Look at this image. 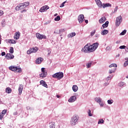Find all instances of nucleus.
<instances>
[{
    "label": "nucleus",
    "instance_id": "obj_1",
    "mask_svg": "<svg viewBox=\"0 0 128 128\" xmlns=\"http://www.w3.org/2000/svg\"><path fill=\"white\" fill-rule=\"evenodd\" d=\"M30 6V2H26L22 4H19L18 6L16 7V10H24V8H26V6Z\"/></svg>",
    "mask_w": 128,
    "mask_h": 128
},
{
    "label": "nucleus",
    "instance_id": "obj_2",
    "mask_svg": "<svg viewBox=\"0 0 128 128\" xmlns=\"http://www.w3.org/2000/svg\"><path fill=\"white\" fill-rule=\"evenodd\" d=\"M98 42L94 43L92 45H90V44H88L89 52H94L96 48H98Z\"/></svg>",
    "mask_w": 128,
    "mask_h": 128
},
{
    "label": "nucleus",
    "instance_id": "obj_3",
    "mask_svg": "<svg viewBox=\"0 0 128 128\" xmlns=\"http://www.w3.org/2000/svg\"><path fill=\"white\" fill-rule=\"evenodd\" d=\"M10 70L14 72H22V68L16 66H10L8 68Z\"/></svg>",
    "mask_w": 128,
    "mask_h": 128
},
{
    "label": "nucleus",
    "instance_id": "obj_4",
    "mask_svg": "<svg viewBox=\"0 0 128 128\" xmlns=\"http://www.w3.org/2000/svg\"><path fill=\"white\" fill-rule=\"evenodd\" d=\"M52 78H58V80H61L64 78V73L62 72H58L54 74L52 76Z\"/></svg>",
    "mask_w": 128,
    "mask_h": 128
},
{
    "label": "nucleus",
    "instance_id": "obj_5",
    "mask_svg": "<svg viewBox=\"0 0 128 128\" xmlns=\"http://www.w3.org/2000/svg\"><path fill=\"white\" fill-rule=\"evenodd\" d=\"M78 116H73L70 121L71 126H76V124H78Z\"/></svg>",
    "mask_w": 128,
    "mask_h": 128
},
{
    "label": "nucleus",
    "instance_id": "obj_6",
    "mask_svg": "<svg viewBox=\"0 0 128 128\" xmlns=\"http://www.w3.org/2000/svg\"><path fill=\"white\" fill-rule=\"evenodd\" d=\"M122 16L117 17L115 22L116 26H118L122 23Z\"/></svg>",
    "mask_w": 128,
    "mask_h": 128
},
{
    "label": "nucleus",
    "instance_id": "obj_7",
    "mask_svg": "<svg viewBox=\"0 0 128 128\" xmlns=\"http://www.w3.org/2000/svg\"><path fill=\"white\" fill-rule=\"evenodd\" d=\"M36 36L37 38H38V40H42V38H44V39L46 38V36L44 34H42L40 33H36Z\"/></svg>",
    "mask_w": 128,
    "mask_h": 128
},
{
    "label": "nucleus",
    "instance_id": "obj_8",
    "mask_svg": "<svg viewBox=\"0 0 128 128\" xmlns=\"http://www.w3.org/2000/svg\"><path fill=\"white\" fill-rule=\"evenodd\" d=\"M78 20L80 24H82L84 20V14H81L78 16Z\"/></svg>",
    "mask_w": 128,
    "mask_h": 128
},
{
    "label": "nucleus",
    "instance_id": "obj_9",
    "mask_svg": "<svg viewBox=\"0 0 128 128\" xmlns=\"http://www.w3.org/2000/svg\"><path fill=\"white\" fill-rule=\"evenodd\" d=\"M88 44L86 45L83 48L82 50V52H90V50H88Z\"/></svg>",
    "mask_w": 128,
    "mask_h": 128
},
{
    "label": "nucleus",
    "instance_id": "obj_10",
    "mask_svg": "<svg viewBox=\"0 0 128 128\" xmlns=\"http://www.w3.org/2000/svg\"><path fill=\"white\" fill-rule=\"evenodd\" d=\"M14 54H7L6 58L7 60H14Z\"/></svg>",
    "mask_w": 128,
    "mask_h": 128
},
{
    "label": "nucleus",
    "instance_id": "obj_11",
    "mask_svg": "<svg viewBox=\"0 0 128 128\" xmlns=\"http://www.w3.org/2000/svg\"><path fill=\"white\" fill-rule=\"evenodd\" d=\"M48 8H50V7H48V6H44L40 8V12H44V10H48Z\"/></svg>",
    "mask_w": 128,
    "mask_h": 128
},
{
    "label": "nucleus",
    "instance_id": "obj_12",
    "mask_svg": "<svg viewBox=\"0 0 128 128\" xmlns=\"http://www.w3.org/2000/svg\"><path fill=\"white\" fill-rule=\"evenodd\" d=\"M20 32H17L15 33V34L14 35V40H19L20 37Z\"/></svg>",
    "mask_w": 128,
    "mask_h": 128
},
{
    "label": "nucleus",
    "instance_id": "obj_13",
    "mask_svg": "<svg viewBox=\"0 0 128 128\" xmlns=\"http://www.w3.org/2000/svg\"><path fill=\"white\" fill-rule=\"evenodd\" d=\"M24 90V85L22 84H19L18 86V94L20 95L22 94V90Z\"/></svg>",
    "mask_w": 128,
    "mask_h": 128
},
{
    "label": "nucleus",
    "instance_id": "obj_14",
    "mask_svg": "<svg viewBox=\"0 0 128 128\" xmlns=\"http://www.w3.org/2000/svg\"><path fill=\"white\" fill-rule=\"evenodd\" d=\"M76 100V97L74 96H72L68 99V102H74Z\"/></svg>",
    "mask_w": 128,
    "mask_h": 128
},
{
    "label": "nucleus",
    "instance_id": "obj_15",
    "mask_svg": "<svg viewBox=\"0 0 128 128\" xmlns=\"http://www.w3.org/2000/svg\"><path fill=\"white\" fill-rule=\"evenodd\" d=\"M44 60V58H42L39 57L36 60V64H42V62Z\"/></svg>",
    "mask_w": 128,
    "mask_h": 128
},
{
    "label": "nucleus",
    "instance_id": "obj_16",
    "mask_svg": "<svg viewBox=\"0 0 128 128\" xmlns=\"http://www.w3.org/2000/svg\"><path fill=\"white\" fill-rule=\"evenodd\" d=\"M95 2L98 6L100 8H102V2H100V0H95Z\"/></svg>",
    "mask_w": 128,
    "mask_h": 128
},
{
    "label": "nucleus",
    "instance_id": "obj_17",
    "mask_svg": "<svg viewBox=\"0 0 128 128\" xmlns=\"http://www.w3.org/2000/svg\"><path fill=\"white\" fill-rule=\"evenodd\" d=\"M108 21H106L105 24H103L101 27V30H104V28H108Z\"/></svg>",
    "mask_w": 128,
    "mask_h": 128
},
{
    "label": "nucleus",
    "instance_id": "obj_18",
    "mask_svg": "<svg viewBox=\"0 0 128 128\" xmlns=\"http://www.w3.org/2000/svg\"><path fill=\"white\" fill-rule=\"evenodd\" d=\"M40 84H42V86H44V88H48V84H46V82H44V80H41L40 81Z\"/></svg>",
    "mask_w": 128,
    "mask_h": 128
},
{
    "label": "nucleus",
    "instance_id": "obj_19",
    "mask_svg": "<svg viewBox=\"0 0 128 128\" xmlns=\"http://www.w3.org/2000/svg\"><path fill=\"white\" fill-rule=\"evenodd\" d=\"M108 6H112V4L110 3H107V4H102V8H108Z\"/></svg>",
    "mask_w": 128,
    "mask_h": 128
},
{
    "label": "nucleus",
    "instance_id": "obj_20",
    "mask_svg": "<svg viewBox=\"0 0 128 128\" xmlns=\"http://www.w3.org/2000/svg\"><path fill=\"white\" fill-rule=\"evenodd\" d=\"M106 20V17H102L100 20H99L100 24H104V22Z\"/></svg>",
    "mask_w": 128,
    "mask_h": 128
},
{
    "label": "nucleus",
    "instance_id": "obj_21",
    "mask_svg": "<svg viewBox=\"0 0 128 128\" xmlns=\"http://www.w3.org/2000/svg\"><path fill=\"white\" fill-rule=\"evenodd\" d=\"M48 76V72H42V74H40V78H46Z\"/></svg>",
    "mask_w": 128,
    "mask_h": 128
},
{
    "label": "nucleus",
    "instance_id": "obj_22",
    "mask_svg": "<svg viewBox=\"0 0 128 128\" xmlns=\"http://www.w3.org/2000/svg\"><path fill=\"white\" fill-rule=\"evenodd\" d=\"M66 32V28H62L60 30L58 31L54 32V34H62V32Z\"/></svg>",
    "mask_w": 128,
    "mask_h": 128
},
{
    "label": "nucleus",
    "instance_id": "obj_23",
    "mask_svg": "<svg viewBox=\"0 0 128 128\" xmlns=\"http://www.w3.org/2000/svg\"><path fill=\"white\" fill-rule=\"evenodd\" d=\"M31 52H36L38 50V47H34L33 48H31Z\"/></svg>",
    "mask_w": 128,
    "mask_h": 128
},
{
    "label": "nucleus",
    "instance_id": "obj_24",
    "mask_svg": "<svg viewBox=\"0 0 128 128\" xmlns=\"http://www.w3.org/2000/svg\"><path fill=\"white\" fill-rule=\"evenodd\" d=\"M116 68L113 67L112 68H111L110 70H109V74H112L114 72H116Z\"/></svg>",
    "mask_w": 128,
    "mask_h": 128
},
{
    "label": "nucleus",
    "instance_id": "obj_25",
    "mask_svg": "<svg viewBox=\"0 0 128 128\" xmlns=\"http://www.w3.org/2000/svg\"><path fill=\"white\" fill-rule=\"evenodd\" d=\"M108 34V30H104L102 31L101 32V34H102V36H104L106 34Z\"/></svg>",
    "mask_w": 128,
    "mask_h": 128
},
{
    "label": "nucleus",
    "instance_id": "obj_26",
    "mask_svg": "<svg viewBox=\"0 0 128 128\" xmlns=\"http://www.w3.org/2000/svg\"><path fill=\"white\" fill-rule=\"evenodd\" d=\"M50 128H56V123L54 122H51L50 124Z\"/></svg>",
    "mask_w": 128,
    "mask_h": 128
},
{
    "label": "nucleus",
    "instance_id": "obj_27",
    "mask_svg": "<svg viewBox=\"0 0 128 128\" xmlns=\"http://www.w3.org/2000/svg\"><path fill=\"white\" fill-rule=\"evenodd\" d=\"M72 88L74 92H78V86H76V85L73 86Z\"/></svg>",
    "mask_w": 128,
    "mask_h": 128
},
{
    "label": "nucleus",
    "instance_id": "obj_28",
    "mask_svg": "<svg viewBox=\"0 0 128 128\" xmlns=\"http://www.w3.org/2000/svg\"><path fill=\"white\" fill-rule=\"evenodd\" d=\"M6 92L7 94H10V92H12V88H10V87H8L6 88Z\"/></svg>",
    "mask_w": 128,
    "mask_h": 128
},
{
    "label": "nucleus",
    "instance_id": "obj_29",
    "mask_svg": "<svg viewBox=\"0 0 128 128\" xmlns=\"http://www.w3.org/2000/svg\"><path fill=\"white\" fill-rule=\"evenodd\" d=\"M76 36V32H72L68 34V37L69 38H74Z\"/></svg>",
    "mask_w": 128,
    "mask_h": 128
},
{
    "label": "nucleus",
    "instance_id": "obj_30",
    "mask_svg": "<svg viewBox=\"0 0 128 128\" xmlns=\"http://www.w3.org/2000/svg\"><path fill=\"white\" fill-rule=\"evenodd\" d=\"M96 101L97 102L98 104H100L102 102V98H96Z\"/></svg>",
    "mask_w": 128,
    "mask_h": 128
},
{
    "label": "nucleus",
    "instance_id": "obj_31",
    "mask_svg": "<svg viewBox=\"0 0 128 128\" xmlns=\"http://www.w3.org/2000/svg\"><path fill=\"white\" fill-rule=\"evenodd\" d=\"M117 68L118 67V65H116V64H111L109 66V68Z\"/></svg>",
    "mask_w": 128,
    "mask_h": 128
},
{
    "label": "nucleus",
    "instance_id": "obj_32",
    "mask_svg": "<svg viewBox=\"0 0 128 128\" xmlns=\"http://www.w3.org/2000/svg\"><path fill=\"white\" fill-rule=\"evenodd\" d=\"M54 20L56 22H58V20H60V16H57L54 18Z\"/></svg>",
    "mask_w": 128,
    "mask_h": 128
},
{
    "label": "nucleus",
    "instance_id": "obj_33",
    "mask_svg": "<svg viewBox=\"0 0 128 128\" xmlns=\"http://www.w3.org/2000/svg\"><path fill=\"white\" fill-rule=\"evenodd\" d=\"M9 42H10V44H16V41L14 40H9Z\"/></svg>",
    "mask_w": 128,
    "mask_h": 128
},
{
    "label": "nucleus",
    "instance_id": "obj_34",
    "mask_svg": "<svg viewBox=\"0 0 128 128\" xmlns=\"http://www.w3.org/2000/svg\"><path fill=\"white\" fill-rule=\"evenodd\" d=\"M87 68H90L92 66V62H88L86 64Z\"/></svg>",
    "mask_w": 128,
    "mask_h": 128
},
{
    "label": "nucleus",
    "instance_id": "obj_35",
    "mask_svg": "<svg viewBox=\"0 0 128 128\" xmlns=\"http://www.w3.org/2000/svg\"><path fill=\"white\" fill-rule=\"evenodd\" d=\"M126 34V30H124L120 34V36H124Z\"/></svg>",
    "mask_w": 128,
    "mask_h": 128
},
{
    "label": "nucleus",
    "instance_id": "obj_36",
    "mask_svg": "<svg viewBox=\"0 0 128 128\" xmlns=\"http://www.w3.org/2000/svg\"><path fill=\"white\" fill-rule=\"evenodd\" d=\"M9 52H10V54H12L14 52V48L12 47L10 48Z\"/></svg>",
    "mask_w": 128,
    "mask_h": 128
},
{
    "label": "nucleus",
    "instance_id": "obj_37",
    "mask_svg": "<svg viewBox=\"0 0 128 128\" xmlns=\"http://www.w3.org/2000/svg\"><path fill=\"white\" fill-rule=\"evenodd\" d=\"M104 120L102 119H100V120H99V121L98 122V124H104Z\"/></svg>",
    "mask_w": 128,
    "mask_h": 128
},
{
    "label": "nucleus",
    "instance_id": "obj_38",
    "mask_svg": "<svg viewBox=\"0 0 128 128\" xmlns=\"http://www.w3.org/2000/svg\"><path fill=\"white\" fill-rule=\"evenodd\" d=\"M112 78V76H110L106 78V80H110Z\"/></svg>",
    "mask_w": 128,
    "mask_h": 128
},
{
    "label": "nucleus",
    "instance_id": "obj_39",
    "mask_svg": "<svg viewBox=\"0 0 128 128\" xmlns=\"http://www.w3.org/2000/svg\"><path fill=\"white\" fill-rule=\"evenodd\" d=\"M108 104H112V102H114V100H108Z\"/></svg>",
    "mask_w": 128,
    "mask_h": 128
},
{
    "label": "nucleus",
    "instance_id": "obj_40",
    "mask_svg": "<svg viewBox=\"0 0 128 128\" xmlns=\"http://www.w3.org/2000/svg\"><path fill=\"white\" fill-rule=\"evenodd\" d=\"M126 48V46H120L119 48H120V50H124Z\"/></svg>",
    "mask_w": 128,
    "mask_h": 128
},
{
    "label": "nucleus",
    "instance_id": "obj_41",
    "mask_svg": "<svg viewBox=\"0 0 128 128\" xmlns=\"http://www.w3.org/2000/svg\"><path fill=\"white\" fill-rule=\"evenodd\" d=\"M119 86H124V82H120L119 84Z\"/></svg>",
    "mask_w": 128,
    "mask_h": 128
},
{
    "label": "nucleus",
    "instance_id": "obj_42",
    "mask_svg": "<svg viewBox=\"0 0 128 128\" xmlns=\"http://www.w3.org/2000/svg\"><path fill=\"white\" fill-rule=\"evenodd\" d=\"M6 112H7L6 110H4L2 111L1 113L4 116V114H6Z\"/></svg>",
    "mask_w": 128,
    "mask_h": 128
},
{
    "label": "nucleus",
    "instance_id": "obj_43",
    "mask_svg": "<svg viewBox=\"0 0 128 128\" xmlns=\"http://www.w3.org/2000/svg\"><path fill=\"white\" fill-rule=\"evenodd\" d=\"M96 34V30H94L92 32H90V36H92Z\"/></svg>",
    "mask_w": 128,
    "mask_h": 128
},
{
    "label": "nucleus",
    "instance_id": "obj_44",
    "mask_svg": "<svg viewBox=\"0 0 128 128\" xmlns=\"http://www.w3.org/2000/svg\"><path fill=\"white\" fill-rule=\"evenodd\" d=\"M27 54H32V52L31 49L27 51Z\"/></svg>",
    "mask_w": 128,
    "mask_h": 128
},
{
    "label": "nucleus",
    "instance_id": "obj_45",
    "mask_svg": "<svg viewBox=\"0 0 128 128\" xmlns=\"http://www.w3.org/2000/svg\"><path fill=\"white\" fill-rule=\"evenodd\" d=\"M88 114L89 116H92V114L91 111L90 110H88Z\"/></svg>",
    "mask_w": 128,
    "mask_h": 128
},
{
    "label": "nucleus",
    "instance_id": "obj_46",
    "mask_svg": "<svg viewBox=\"0 0 128 128\" xmlns=\"http://www.w3.org/2000/svg\"><path fill=\"white\" fill-rule=\"evenodd\" d=\"M66 2H64L62 3V4H61V5L60 6V8H64V4H66Z\"/></svg>",
    "mask_w": 128,
    "mask_h": 128
},
{
    "label": "nucleus",
    "instance_id": "obj_47",
    "mask_svg": "<svg viewBox=\"0 0 128 128\" xmlns=\"http://www.w3.org/2000/svg\"><path fill=\"white\" fill-rule=\"evenodd\" d=\"M4 114L0 112V120H2V118H4Z\"/></svg>",
    "mask_w": 128,
    "mask_h": 128
},
{
    "label": "nucleus",
    "instance_id": "obj_48",
    "mask_svg": "<svg viewBox=\"0 0 128 128\" xmlns=\"http://www.w3.org/2000/svg\"><path fill=\"white\" fill-rule=\"evenodd\" d=\"M118 6H117L116 7L114 12H118Z\"/></svg>",
    "mask_w": 128,
    "mask_h": 128
},
{
    "label": "nucleus",
    "instance_id": "obj_49",
    "mask_svg": "<svg viewBox=\"0 0 128 128\" xmlns=\"http://www.w3.org/2000/svg\"><path fill=\"white\" fill-rule=\"evenodd\" d=\"M4 14V11L0 10V16H2Z\"/></svg>",
    "mask_w": 128,
    "mask_h": 128
},
{
    "label": "nucleus",
    "instance_id": "obj_50",
    "mask_svg": "<svg viewBox=\"0 0 128 128\" xmlns=\"http://www.w3.org/2000/svg\"><path fill=\"white\" fill-rule=\"evenodd\" d=\"M44 70H45L44 68H42V69H41L42 72H47L46 71Z\"/></svg>",
    "mask_w": 128,
    "mask_h": 128
},
{
    "label": "nucleus",
    "instance_id": "obj_51",
    "mask_svg": "<svg viewBox=\"0 0 128 128\" xmlns=\"http://www.w3.org/2000/svg\"><path fill=\"white\" fill-rule=\"evenodd\" d=\"M2 56H6V52H2Z\"/></svg>",
    "mask_w": 128,
    "mask_h": 128
},
{
    "label": "nucleus",
    "instance_id": "obj_52",
    "mask_svg": "<svg viewBox=\"0 0 128 128\" xmlns=\"http://www.w3.org/2000/svg\"><path fill=\"white\" fill-rule=\"evenodd\" d=\"M99 104H100V106H104V103L100 102L99 103Z\"/></svg>",
    "mask_w": 128,
    "mask_h": 128
},
{
    "label": "nucleus",
    "instance_id": "obj_53",
    "mask_svg": "<svg viewBox=\"0 0 128 128\" xmlns=\"http://www.w3.org/2000/svg\"><path fill=\"white\" fill-rule=\"evenodd\" d=\"M24 12H26V9H24L23 10L21 11V13L22 14Z\"/></svg>",
    "mask_w": 128,
    "mask_h": 128
},
{
    "label": "nucleus",
    "instance_id": "obj_54",
    "mask_svg": "<svg viewBox=\"0 0 128 128\" xmlns=\"http://www.w3.org/2000/svg\"><path fill=\"white\" fill-rule=\"evenodd\" d=\"M14 116H16V114H18V112H14Z\"/></svg>",
    "mask_w": 128,
    "mask_h": 128
},
{
    "label": "nucleus",
    "instance_id": "obj_55",
    "mask_svg": "<svg viewBox=\"0 0 128 128\" xmlns=\"http://www.w3.org/2000/svg\"><path fill=\"white\" fill-rule=\"evenodd\" d=\"M85 22L86 23V24H88V20H85Z\"/></svg>",
    "mask_w": 128,
    "mask_h": 128
},
{
    "label": "nucleus",
    "instance_id": "obj_56",
    "mask_svg": "<svg viewBox=\"0 0 128 128\" xmlns=\"http://www.w3.org/2000/svg\"><path fill=\"white\" fill-rule=\"evenodd\" d=\"M104 86H108V83H104Z\"/></svg>",
    "mask_w": 128,
    "mask_h": 128
},
{
    "label": "nucleus",
    "instance_id": "obj_57",
    "mask_svg": "<svg viewBox=\"0 0 128 128\" xmlns=\"http://www.w3.org/2000/svg\"><path fill=\"white\" fill-rule=\"evenodd\" d=\"M60 96L59 95H56V98H60Z\"/></svg>",
    "mask_w": 128,
    "mask_h": 128
},
{
    "label": "nucleus",
    "instance_id": "obj_58",
    "mask_svg": "<svg viewBox=\"0 0 128 128\" xmlns=\"http://www.w3.org/2000/svg\"><path fill=\"white\" fill-rule=\"evenodd\" d=\"M2 44V40H0V44Z\"/></svg>",
    "mask_w": 128,
    "mask_h": 128
},
{
    "label": "nucleus",
    "instance_id": "obj_59",
    "mask_svg": "<svg viewBox=\"0 0 128 128\" xmlns=\"http://www.w3.org/2000/svg\"><path fill=\"white\" fill-rule=\"evenodd\" d=\"M126 78H128V75L126 76Z\"/></svg>",
    "mask_w": 128,
    "mask_h": 128
},
{
    "label": "nucleus",
    "instance_id": "obj_60",
    "mask_svg": "<svg viewBox=\"0 0 128 128\" xmlns=\"http://www.w3.org/2000/svg\"><path fill=\"white\" fill-rule=\"evenodd\" d=\"M55 16H58V14H55Z\"/></svg>",
    "mask_w": 128,
    "mask_h": 128
}]
</instances>
